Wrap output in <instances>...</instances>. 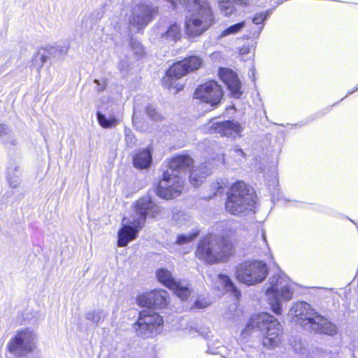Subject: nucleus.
Wrapping results in <instances>:
<instances>
[{"mask_svg": "<svg viewBox=\"0 0 358 358\" xmlns=\"http://www.w3.org/2000/svg\"><path fill=\"white\" fill-rule=\"evenodd\" d=\"M229 187L227 180L220 179L213 182L210 185V191L213 192V196L222 194L224 190Z\"/></svg>", "mask_w": 358, "mask_h": 358, "instance_id": "obj_24", "label": "nucleus"}, {"mask_svg": "<svg viewBox=\"0 0 358 358\" xmlns=\"http://www.w3.org/2000/svg\"><path fill=\"white\" fill-rule=\"evenodd\" d=\"M122 222L127 223H122L117 231V245L120 248L126 247L130 241L136 239L143 227V222L137 220L133 215L130 222L126 217L122 218Z\"/></svg>", "mask_w": 358, "mask_h": 358, "instance_id": "obj_11", "label": "nucleus"}, {"mask_svg": "<svg viewBox=\"0 0 358 358\" xmlns=\"http://www.w3.org/2000/svg\"><path fill=\"white\" fill-rule=\"evenodd\" d=\"M245 24V21H242L238 23L231 25L221 32L220 36L224 37L229 35L236 34L241 31V29L244 27Z\"/></svg>", "mask_w": 358, "mask_h": 358, "instance_id": "obj_25", "label": "nucleus"}, {"mask_svg": "<svg viewBox=\"0 0 358 358\" xmlns=\"http://www.w3.org/2000/svg\"><path fill=\"white\" fill-rule=\"evenodd\" d=\"M292 317L297 324L301 326L310 325L319 313L305 301L295 303L291 308Z\"/></svg>", "mask_w": 358, "mask_h": 358, "instance_id": "obj_16", "label": "nucleus"}, {"mask_svg": "<svg viewBox=\"0 0 358 358\" xmlns=\"http://www.w3.org/2000/svg\"><path fill=\"white\" fill-rule=\"evenodd\" d=\"M188 172L189 173V182L194 187H198L201 185L208 176L206 171L201 167L195 166L194 164L192 169H190Z\"/></svg>", "mask_w": 358, "mask_h": 358, "instance_id": "obj_21", "label": "nucleus"}, {"mask_svg": "<svg viewBox=\"0 0 358 358\" xmlns=\"http://www.w3.org/2000/svg\"><path fill=\"white\" fill-rule=\"evenodd\" d=\"M164 318L158 313L150 309L141 310L132 327L138 336L152 338L159 334L164 327Z\"/></svg>", "mask_w": 358, "mask_h": 358, "instance_id": "obj_7", "label": "nucleus"}, {"mask_svg": "<svg viewBox=\"0 0 358 358\" xmlns=\"http://www.w3.org/2000/svg\"><path fill=\"white\" fill-rule=\"evenodd\" d=\"M280 299H273L271 297H268V303L271 306V309L277 315L282 314V306Z\"/></svg>", "mask_w": 358, "mask_h": 358, "instance_id": "obj_29", "label": "nucleus"}, {"mask_svg": "<svg viewBox=\"0 0 358 358\" xmlns=\"http://www.w3.org/2000/svg\"><path fill=\"white\" fill-rule=\"evenodd\" d=\"M217 75L220 80L227 86L230 95L234 98L239 99L243 92L241 83L237 73L229 68L220 67Z\"/></svg>", "mask_w": 358, "mask_h": 358, "instance_id": "obj_14", "label": "nucleus"}, {"mask_svg": "<svg viewBox=\"0 0 358 358\" xmlns=\"http://www.w3.org/2000/svg\"><path fill=\"white\" fill-rule=\"evenodd\" d=\"M268 274L266 263L262 261H245L238 265L236 277L241 282L248 285H255L264 280Z\"/></svg>", "mask_w": 358, "mask_h": 358, "instance_id": "obj_8", "label": "nucleus"}, {"mask_svg": "<svg viewBox=\"0 0 358 358\" xmlns=\"http://www.w3.org/2000/svg\"><path fill=\"white\" fill-rule=\"evenodd\" d=\"M220 284L225 292L230 293L236 300H239L241 296V292L235 285L234 282L226 274L220 273L217 275Z\"/></svg>", "mask_w": 358, "mask_h": 358, "instance_id": "obj_20", "label": "nucleus"}, {"mask_svg": "<svg viewBox=\"0 0 358 358\" xmlns=\"http://www.w3.org/2000/svg\"><path fill=\"white\" fill-rule=\"evenodd\" d=\"M267 18V14L265 13H258L255 15L252 18V22L256 24H263Z\"/></svg>", "mask_w": 358, "mask_h": 358, "instance_id": "obj_32", "label": "nucleus"}, {"mask_svg": "<svg viewBox=\"0 0 358 358\" xmlns=\"http://www.w3.org/2000/svg\"><path fill=\"white\" fill-rule=\"evenodd\" d=\"M196 233L187 236L183 234L178 235L176 239V243L181 245L189 243L190 241L194 240L196 237Z\"/></svg>", "mask_w": 358, "mask_h": 358, "instance_id": "obj_30", "label": "nucleus"}, {"mask_svg": "<svg viewBox=\"0 0 358 358\" xmlns=\"http://www.w3.org/2000/svg\"><path fill=\"white\" fill-rule=\"evenodd\" d=\"M234 3H236V4H238V5H241V6H246L248 5V0H232Z\"/></svg>", "mask_w": 358, "mask_h": 358, "instance_id": "obj_35", "label": "nucleus"}, {"mask_svg": "<svg viewBox=\"0 0 358 358\" xmlns=\"http://www.w3.org/2000/svg\"><path fill=\"white\" fill-rule=\"evenodd\" d=\"M166 34L167 37H170L175 41L178 40L181 36V29L180 24L176 22L171 24L168 28Z\"/></svg>", "mask_w": 358, "mask_h": 358, "instance_id": "obj_26", "label": "nucleus"}, {"mask_svg": "<svg viewBox=\"0 0 358 358\" xmlns=\"http://www.w3.org/2000/svg\"><path fill=\"white\" fill-rule=\"evenodd\" d=\"M169 301V293L162 289H154L143 292L136 298L138 306L158 310L166 308Z\"/></svg>", "mask_w": 358, "mask_h": 358, "instance_id": "obj_10", "label": "nucleus"}, {"mask_svg": "<svg viewBox=\"0 0 358 358\" xmlns=\"http://www.w3.org/2000/svg\"><path fill=\"white\" fill-rule=\"evenodd\" d=\"M152 160V152L149 148L139 149L132 157L134 166L138 169L149 168Z\"/></svg>", "mask_w": 358, "mask_h": 358, "instance_id": "obj_19", "label": "nucleus"}, {"mask_svg": "<svg viewBox=\"0 0 358 358\" xmlns=\"http://www.w3.org/2000/svg\"><path fill=\"white\" fill-rule=\"evenodd\" d=\"M218 5L220 9L226 15H229L234 10V6L229 0H218Z\"/></svg>", "mask_w": 358, "mask_h": 358, "instance_id": "obj_28", "label": "nucleus"}, {"mask_svg": "<svg viewBox=\"0 0 358 358\" xmlns=\"http://www.w3.org/2000/svg\"><path fill=\"white\" fill-rule=\"evenodd\" d=\"M245 330L260 331L261 343L268 349L278 347L283 341L284 331L282 325L277 318L266 312L252 315Z\"/></svg>", "mask_w": 358, "mask_h": 358, "instance_id": "obj_3", "label": "nucleus"}, {"mask_svg": "<svg viewBox=\"0 0 358 358\" xmlns=\"http://www.w3.org/2000/svg\"><path fill=\"white\" fill-rule=\"evenodd\" d=\"M236 231L226 228L222 234H207L198 241L194 257L206 265H215L229 262L236 253Z\"/></svg>", "mask_w": 358, "mask_h": 358, "instance_id": "obj_1", "label": "nucleus"}, {"mask_svg": "<svg viewBox=\"0 0 358 358\" xmlns=\"http://www.w3.org/2000/svg\"><path fill=\"white\" fill-rule=\"evenodd\" d=\"M250 51V46L249 45H243L238 49V52L241 55H246L249 54Z\"/></svg>", "mask_w": 358, "mask_h": 358, "instance_id": "obj_34", "label": "nucleus"}, {"mask_svg": "<svg viewBox=\"0 0 358 358\" xmlns=\"http://www.w3.org/2000/svg\"><path fill=\"white\" fill-rule=\"evenodd\" d=\"M41 61H42V62H43V63H44V62L46 61V57H45V56L43 55V56L41 57Z\"/></svg>", "mask_w": 358, "mask_h": 358, "instance_id": "obj_36", "label": "nucleus"}, {"mask_svg": "<svg viewBox=\"0 0 358 358\" xmlns=\"http://www.w3.org/2000/svg\"><path fill=\"white\" fill-rule=\"evenodd\" d=\"M310 327L313 331L320 334L334 336L338 333L337 326L320 314L315 316Z\"/></svg>", "mask_w": 358, "mask_h": 358, "instance_id": "obj_18", "label": "nucleus"}, {"mask_svg": "<svg viewBox=\"0 0 358 358\" xmlns=\"http://www.w3.org/2000/svg\"><path fill=\"white\" fill-rule=\"evenodd\" d=\"M266 294L268 297L273 299H281L290 300L292 298L293 292L287 280L280 276L272 278L270 286L266 289Z\"/></svg>", "mask_w": 358, "mask_h": 358, "instance_id": "obj_17", "label": "nucleus"}, {"mask_svg": "<svg viewBox=\"0 0 358 358\" xmlns=\"http://www.w3.org/2000/svg\"><path fill=\"white\" fill-rule=\"evenodd\" d=\"M202 65L203 59L198 55H189L178 60L166 70L161 79L162 85L170 92L176 94L185 88V83L179 80L198 71Z\"/></svg>", "mask_w": 358, "mask_h": 358, "instance_id": "obj_5", "label": "nucleus"}, {"mask_svg": "<svg viewBox=\"0 0 358 358\" xmlns=\"http://www.w3.org/2000/svg\"><path fill=\"white\" fill-rule=\"evenodd\" d=\"M192 98L202 103L209 105L213 108H216L222 103L224 91L217 81L210 79L196 86L192 94Z\"/></svg>", "mask_w": 358, "mask_h": 358, "instance_id": "obj_9", "label": "nucleus"}, {"mask_svg": "<svg viewBox=\"0 0 358 358\" xmlns=\"http://www.w3.org/2000/svg\"><path fill=\"white\" fill-rule=\"evenodd\" d=\"M136 214L133 216L144 227L147 217L156 218L162 213L161 208L151 198L142 197L138 199L134 206Z\"/></svg>", "mask_w": 358, "mask_h": 358, "instance_id": "obj_13", "label": "nucleus"}, {"mask_svg": "<svg viewBox=\"0 0 358 358\" xmlns=\"http://www.w3.org/2000/svg\"><path fill=\"white\" fill-rule=\"evenodd\" d=\"M171 3L173 7H176L177 5L180 4L182 6H187L189 3H192V0H166Z\"/></svg>", "mask_w": 358, "mask_h": 358, "instance_id": "obj_33", "label": "nucleus"}, {"mask_svg": "<svg viewBox=\"0 0 358 358\" xmlns=\"http://www.w3.org/2000/svg\"><path fill=\"white\" fill-rule=\"evenodd\" d=\"M146 115L153 121H162L163 115L152 105H148L145 108Z\"/></svg>", "mask_w": 358, "mask_h": 358, "instance_id": "obj_27", "label": "nucleus"}, {"mask_svg": "<svg viewBox=\"0 0 358 358\" xmlns=\"http://www.w3.org/2000/svg\"><path fill=\"white\" fill-rule=\"evenodd\" d=\"M157 280L164 286L172 290L173 293L182 299H186L190 294V289L182 285L173 277L170 271L165 268H160L156 271Z\"/></svg>", "mask_w": 358, "mask_h": 358, "instance_id": "obj_12", "label": "nucleus"}, {"mask_svg": "<svg viewBox=\"0 0 358 358\" xmlns=\"http://www.w3.org/2000/svg\"><path fill=\"white\" fill-rule=\"evenodd\" d=\"M166 163L168 169L163 171L154 191L159 198L171 200L181 195L185 185L181 177L173 173L188 171L194 166V160L188 154H179L167 159Z\"/></svg>", "mask_w": 358, "mask_h": 358, "instance_id": "obj_2", "label": "nucleus"}, {"mask_svg": "<svg viewBox=\"0 0 358 358\" xmlns=\"http://www.w3.org/2000/svg\"><path fill=\"white\" fill-rule=\"evenodd\" d=\"M187 7L192 11L185 22V34L188 38L200 36L215 24V15L207 0H192Z\"/></svg>", "mask_w": 358, "mask_h": 358, "instance_id": "obj_4", "label": "nucleus"}, {"mask_svg": "<svg viewBox=\"0 0 358 358\" xmlns=\"http://www.w3.org/2000/svg\"><path fill=\"white\" fill-rule=\"evenodd\" d=\"M250 187L243 180L234 182L227 192L225 209L231 215H237L247 210L252 205L253 199Z\"/></svg>", "mask_w": 358, "mask_h": 358, "instance_id": "obj_6", "label": "nucleus"}, {"mask_svg": "<svg viewBox=\"0 0 358 358\" xmlns=\"http://www.w3.org/2000/svg\"><path fill=\"white\" fill-rule=\"evenodd\" d=\"M131 48L134 51V54L142 56L144 55V48L142 44L137 41H131Z\"/></svg>", "mask_w": 358, "mask_h": 358, "instance_id": "obj_31", "label": "nucleus"}, {"mask_svg": "<svg viewBox=\"0 0 358 358\" xmlns=\"http://www.w3.org/2000/svg\"><path fill=\"white\" fill-rule=\"evenodd\" d=\"M138 8L141 13V18L144 21L150 22L158 14L157 7H152L146 4H139Z\"/></svg>", "mask_w": 358, "mask_h": 358, "instance_id": "obj_22", "label": "nucleus"}, {"mask_svg": "<svg viewBox=\"0 0 358 358\" xmlns=\"http://www.w3.org/2000/svg\"><path fill=\"white\" fill-rule=\"evenodd\" d=\"M205 129L210 134H218L221 136L238 134L242 130L240 123L233 120L222 122H214L213 120H210L205 125Z\"/></svg>", "mask_w": 358, "mask_h": 358, "instance_id": "obj_15", "label": "nucleus"}, {"mask_svg": "<svg viewBox=\"0 0 358 358\" xmlns=\"http://www.w3.org/2000/svg\"><path fill=\"white\" fill-rule=\"evenodd\" d=\"M96 116L99 125L104 129L113 128L118 124V120L114 116L107 119L106 116L99 111L96 113Z\"/></svg>", "mask_w": 358, "mask_h": 358, "instance_id": "obj_23", "label": "nucleus"}]
</instances>
